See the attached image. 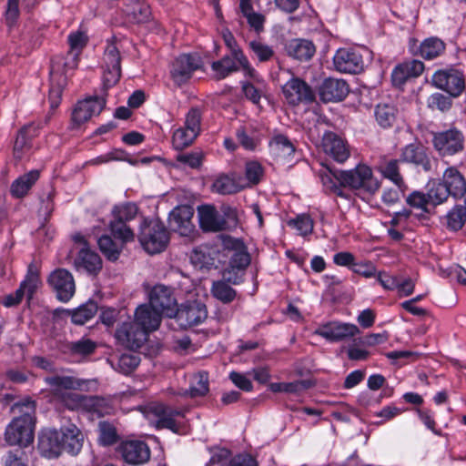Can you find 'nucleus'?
I'll use <instances>...</instances> for the list:
<instances>
[{
    "label": "nucleus",
    "instance_id": "f257e3e1",
    "mask_svg": "<svg viewBox=\"0 0 466 466\" xmlns=\"http://www.w3.org/2000/svg\"><path fill=\"white\" fill-rule=\"evenodd\" d=\"M13 410L21 413L6 427L5 437L9 445L26 447L34 441L35 402L29 400L16 403Z\"/></svg>",
    "mask_w": 466,
    "mask_h": 466
},
{
    "label": "nucleus",
    "instance_id": "f03ea898",
    "mask_svg": "<svg viewBox=\"0 0 466 466\" xmlns=\"http://www.w3.org/2000/svg\"><path fill=\"white\" fill-rule=\"evenodd\" d=\"M223 248L229 258L228 267L223 270L222 277L231 284H240L244 279L247 268L251 263V255L244 241L230 236L222 240Z\"/></svg>",
    "mask_w": 466,
    "mask_h": 466
},
{
    "label": "nucleus",
    "instance_id": "7ed1b4c3",
    "mask_svg": "<svg viewBox=\"0 0 466 466\" xmlns=\"http://www.w3.org/2000/svg\"><path fill=\"white\" fill-rule=\"evenodd\" d=\"M338 182L355 190L363 200H370L380 187V180L374 176L372 169L365 165H357L354 168L341 170L335 175Z\"/></svg>",
    "mask_w": 466,
    "mask_h": 466
},
{
    "label": "nucleus",
    "instance_id": "20e7f679",
    "mask_svg": "<svg viewBox=\"0 0 466 466\" xmlns=\"http://www.w3.org/2000/svg\"><path fill=\"white\" fill-rule=\"evenodd\" d=\"M138 240L149 254L162 252L169 242V233L158 218H144L140 224Z\"/></svg>",
    "mask_w": 466,
    "mask_h": 466
},
{
    "label": "nucleus",
    "instance_id": "39448f33",
    "mask_svg": "<svg viewBox=\"0 0 466 466\" xmlns=\"http://www.w3.org/2000/svg\"><path fill=\"white\" fill-rule=\"evenodd\" d=\"M86 31H72L67 36L69 51L66 57L56 56L52 60V74L60 73L61 67L75 69L77 67L79 56L88 43Z\"/></svg>",
    "mask_w": 466,
    "mask_h": 466
},
{
    "label": "nucleus",
    "instance_id": "423d86ee",
    "mask_svg": "<svg viewBox=\"0 0 466 466\" xmlns=\"http://www.w3.org/2000/svg\"><path fill=\"white\" fill-rule=\"evenodd\" d=\"M432 145L441 157H451L464 150L465 137L455 127L433 133Z\"/></svg>",
    "mask_w": 466,
    "mask_h": 466
},
{
    "label": "nucleus",
    "instance_id": "0eeeda50",
    "mask_svg": "<svg viewBox=\"0 0 466 466\" xmlns=\"http://www.w3.org/2000/svg\"><path fill=\"white\" fill-rule=\"evenodd\" d=\"M285 101L291 106L310 104L315 100L312 87L302 78L292 76L281 87Z\"/></svg>",
    "mask_w": 466,
    "mask_h": 466
},
{
    "label": "nucleus",
    "instance_id": "6e6552de",
    "mask_svg": "<svg viewBox=\"0 0 466 466\" xmlns=\"http://www.w3.org/2000/svg\"><path fill=\"white\" fill-rule=\"evenodd\" d=\"M203 66V60L197 53L181 54L171 65L170 76L175 84L187 83L197 70Z\"/></svg>",
    "mask_w": 466,
    "mask_h": 466
},
{
    "label": "nucleus",
    "instance_id": "1a4fd4ad",
    "mask_svg": "<svg viewBox=\"0 0 466 466\" xmlns=\"http://www.w3.org/2000/svg\"><path fill=\"white\" fill-rule=\"evenodd\" d=\"M41 284L39 269L35 263H30L27 268L26 275L20 283L19 288L11 294L6 295L3 299V305L10 308L18 305L25 295L27 299H32L34 293Z\"/></svg>",
    "mask_w": 466,
    "mask_h": 466
},
{
    "label": "nucleus",
    "instance_id": "9d476101",
    "mask_svg": "<svg viewBox=\"0 0 466 466\" xmlns=\"http://www.w3.org/2000/svg\"><path fill=\"white\" fill-rule=\"evenodd\" d=\"M70 410H86L88 412L102 415L104 399L96 396H86L72 390L63 393L54 399Z\"/></svg>",
    "mask_w": 466,
    "mask_h": 466
},
{
    "label": "nucleus",
    "instance_id": "9b49d317",
    "mask_svg": "<svg viewBox=\"0 0 466 466\" xmlns=\"http://www.w3.org/2000/svg\"><path fill=\"white\" fill-rule=\"evenodd\" d=\"M431 83L452 97L460 96L465 89L463 73L454 68L437 70L431 76Z\"/></svg>",
    "mask_w": 466,
    "mask_h": 466
},
{
    "label": "nucleus",
    "instance_id": "f8f14e48",
    "mask_svg": "<svg viewBox=\"0 0 466 466\" xmlns=\"http://www.w3.org/2000/svg\"><path fill=\"white\" fill-rule=\"evenodd\" d=\"M49 120V116H46L45 120L38 122H32L25 125L16 136L14 145V157L18 160H22L25 157L29 156L33 147V139L38 136L40 129L46 125Z\"/></svg>",
    "mask_w": 466,
    "mask_h": 466
},
{
    "label": "nucleus",
    "instance_id": "ddd939ff",
    "mask_svg": "<svg viewBox=\"0 0 466 466\" xmlns=\"http://www.w3.org/2000/svg\"><path fill=\"white\" fill-rule=\"evenodd\" d=\"M116 452L121 459L129 465H142L147 463L151 455L148 445L142 441L129 440L119 443Z\"/></svg>",
    "mask_w": 466,
    "mask_h": 466
},
{
    "label": "nucleus",
    "instance_id": "4468645a",
    "mask_svg": "<svg viewBox=\"0 0 466 466\" xmlns=\"http://www.w3.org/2000/svg\"><path fill=\"white\" fill-rule=\"evenodd\" d=\"M47 283L56 293L58 300L68 302L76 291V284L73 275L65 268L53 270L47 279Z\"/></svg>",
    "mask_w": 466,
    "mask_h": 466
},
{
    "label": "nucleus",
    "instance_id": "2eb2a0df",
    "mask_svg": "<svg viewBox=\"0 0 466 466\" xmlns=\"http://www.w3.org/2000/svg\"><path fill=\"white\" fill-rule=\"evenodd\" d=\"M148 332L136 322H124L116 330L117 342L128 349L137 350L147 340Z\"/></svg>",
    "mask_w": 466,
    "mask_h": 466
},
{
    "label": "nucleus",
    "instance_id": "dca6fc26",
    "mask_svg": "<svg viewBox=\"0 0 466 466\" xmlns=\"http://www.w3.org/2000/svg\"><path fill=\"white\" fill-rule=\"evenodd\" d=\"M121 57L115 43H108L104 53L105 69L103 83L108 88L115 86L121 76Z\"/></svg>",
    "mask_w": 466,
    "mask_h": 466
},
{
    "label": "nucleus",
    "instance_id": "f3484780",
    "mask_svg": "<svg viewBox=\"0 0 466 466\" xmlns=\"http://www.w3.org/2000/svg\"><path fill=\"white\" fill-rule=\"evenodd\" d=\"M148 411L157 418L156 427L157 429H168L173 432H180L181 422L177 417H183V411L172 409L162 403H153L148 407Z\"/></svg>",
    "mask_w": 466,
    "mask_h": 466
},
{
    "label": "nucleus",
    "instance_id": "a211bd4d",
    "mask_svg": "<svg viewBox=\"0 0 466 466\" xmlns=\"http://www.w3.org/2000/svg\"><path fill=\"white\" fill-rule=\"evenodd\" d=\"M194 209L189 205L176 207L169 214L168 223L170 228L180 236L187 237L194 231L192 218Z\"/></svg>",
    "mask_w": 466,
    "mask_h": 466
},
{
    "label": "nucleus",
    "instance_id": "6ab92c4d",
    "mask_svg": "<svg viewBox=\"0 0 466 466\" xmlns=\"http://www.w3.org/2000/svg\"><path fill=\"white\" fill-rule=\"evenodd\" d=\"M149 305L161 315L171 317L177 308V302L170 288L156 285L149 293Z\"/></svg>",
    "mask_w": 466,
    "mask_h": 466
},
{
    "label": "nucleus",
    "instance_id": "aec40b11",
    "mask_svg": "<svg viewBox=\"0 0 466 466\" xmlns=\"http://www.w3.org/2000/svg\"><path fill=\"white\" fill-rule=\"evenodd\" d=\"M175 313L177 321L183 328L198 325L208 317L206 306L197 301L181 305L179 309H176Z\"/></svg>",
    "mask_w": 466,
    "mask_h": 466
},
{
    "label": "nucleus",
    "instance_id": "412c9836",
    "mask_svg": "<svg viewBox=\"0 0 466 466\" xmlns=\"http://www.w3.org/2000/svg\"><path fill=\"white\" fill-rule=\"evenodd\" d=\"M400 161L420 167L424 171L431 170V159L427 148L420 143H410L401 149Z\"/></svg>",
    "mask_w": 466,
    "mask_h": 466
},
{
    "label": "nucleus",
    "instance_id": "4be33fe9",
    "mask_svg": "<svg viewBox=\"0 0 466 466\" xmlns=\"http://www.w3.org/2000/svg\"><path fill=\"white\" fill-rule=\"evenodd\" d=\"M199 226L205 232H219L228 228V223L214 206L198 207Z\"/></svg>",
    "mask_w": 466,
    "mask_h": 466
},
{
    "label": "nucleus",
    "instance_id": "5701e85b",
    "mask_svg": "<svg viewBox=\"0 0 466 466\" xmlns=\"http://www.w3.org/2000/svg\"><path fill=\"white\" fill-rule=\"evenodd\" d=\"M349 91V85L345 80L329 77L319 86V95L323 102H338L343 100Z\"/></svg>",
    "mask_w": 466,
    "mask_h": 466
},
{
    "label": "nucleus",
    "instance_id": "b1692460",
    "mask_svg": "<svg viewBox=\"0 0 466 466\" xmlns=\"http://www.w3.org/2000/svg\"><path fill=\"white\" fill-rule=\"evenodd\" d=\"M359 331L354 324L334 321L319 327L315 333L329 341H339L354 337Z\"/></svg>",
    "mask_w": 466,
    "mask_h": 466
},
{
    "label": "nucleus",
    "instance_id": "393cba45",
    "mask_svg": "<svg viewBox=\"0 0 466 466\" xmlns=\"http://www.w3.org/2000/svg\"><path fill=\"white\" fill-rule=\"evenodd\" d=\"M324 152L335 161L344 163L350 156L348 144L337 134L326 132L322 137Z\"/></svg>",
    "mask_w": 466,
    "mask_h": 466
},
{
    "label": "nucleus",
    "instance_id": "a878e982",
    "mask_svg": "<svg viewBox=\"0 0 466 466\" xmlns=\"http://www.w3.org/2000/svg\"><path fill=\"white\" fill-rule=\"evenodd\" d=\"M38 451L46 458H57L63 451L59 431L50 429L41 431L38 437Z\"/></svg>",
    "mask_w": 466,
    "mask_h": 466
},
{
    "label": "nucleus",
    "instance_id": "bb28decb",
    "mask_svg": "<svg viewBox=\"0 0 466 466\" xmlns=\"http://www.w3.org/2000/svg\"><path fill=\"white\" fill-rule=\"evenodd\" d=\"M105 106V101L99 97H89L80 101L72 113L74 123L80 125L95 115L100 114Z\"/></svg>",
    "mask_w": 466,
    "mask_h": 466
},
{
    "label": "nucleus",
    "instance_id": "cd10ccee",
    "mask_svg": "<svg viewBox=\"0 0 466 466\" xmlns=\"http://www.w3.org/2000/svg\"><path fill=\"white\" fill-rule=\"evenodd\" d=\"M424 70V64L419 60L404 62L394 67L391 81L395 86H401L410 78L419 76Z\"/></svg>",
    "mask_w": 466,
    "mask_h": 466
},
{
    "label": "nucleus",
    "instance_id": "c85d7f7f",
    "mask_svg": "<svg viewBox=\"0 0 466 466\" xmlns=\"http://www.w3.org/2000/svg\"><path fill=\"white\" fill-rule=\"evenodd\" d=\"M96 349V343L90 339L81 338L76 341L65 342L60 350L76 361L91 355Z\"/></svg>",
    "mask_w": 466,
    "mask_h": 466
},
{
    "label": "nucleus",
    "instance_id": "c756f323",
    "mask_svg": "<svg viewBox=\"0 0 466 466\" xmlns=\"http://www.w3.org/2000/svg\"><path fill=\"white\" fill-rule=\"evenodd\" d=\"M161 319L162 315L151 305L142 304L135 311L134 322L149 333L158 329Z\"/></svg>",
    "mask_w": 466,
    "mask_h": 466
},
{
    "label": "nucleus",
    "instance_id": "7c9ffc66",
    "mask_svg": "<svg viewBox=\"0 0 466 466\" xmlns=\"http://www.w3.org/2000/svg\"><path fill=\"white\" fill-rule=\"evenodd\" d=\"M60 440L63 444V451L76 455L80 452L83 443L84 435L82 431L74 424L61 428L59 431Z\"/></svg>",
    "mask_w": 466,
    "mask_h": 466
},
{
    "label": "nucleus",
    "instance_id": "2f4dec72",
    "mask_svg": "<svg viewBox=\"0 0 466 466\" xmlns=\"http://www.w3.org/2000/svg\"><path fill=\"white\" fill-rule=\"evenodd\" d=\"M287 55L299 61H309L316 53V46L312 41L295 38L285 44Z\"/></svg>",
    "mask_w": 466,
    "mask_h": 466
},
{
    "label": "nucleus",
    "instance_id": "473e14b6",
    "mask_svg": "<svg viewBox=\"0 0 466 466\" xmlns=\"http://www.w3.org/2000/svg\"><path fill=\"white\" fill-rule=\"evenodd\" d=\"M45 381L50 387L53 399L72 390L80 389L83 384L80 380L73 376H48L45 378Z\"/></svg>",
    "mask_w": 466,
    "mask_h": 466
},
{
    "label": "nucleus",
    "instance_id": "72a5a7b5",
    "mask_svg": "<svg viewBox=\"0 0 466 466\" xmlns=\"http://www.w3.org/2000/svg\"><path fill=\"white\" fill-rule=\"evenodd\" d=\"M441 181L453 198H461L466 193V179L455 167H449L442 175Z\"/></svg>",
    "mask_w": 466,
    "mask_h": 466
},
{
    "label": "nucleus",
    "instance_id": "f704fd0d",
    "mask_svg": "<svg viewBox=\"0 0 466 466\" xmlns=\"http://www.w3.org/2000/svg\"><path fill=\"white\" fill-rule=\"evenodd\" d=\"M212 461L219 466H258L257 461L248 454H238L232 457L228 450H220L212 456Z\"/></svg>",
    "mask_w": 466,
    "mask_h": 466
},
{
    "label": "nucleus",
    "instance_id": "c9c22d12",
    "mask_svg": "<svg viewBox=\"0 0 466 466\" xmlns=\"http://www.w3.org/2000/svg\"><path fill=\"white\" fill-rule=\"evenodd\" d=\"M77 270H85L90 275H96L102 268V260L99 255L87 248H82L76 259Z\"/></svg>",
    "mask_w": 466,
    "mask_h": 466
},
{
    "label": "nucleus",
    "instance_id": "e433bc0d",
    "mask_svg": "<svg viewBox=\"0 0 466 466\" xmlns=\"http://www.w3.org/2000/svg\"><path fill=\"white\" fill-rule=\"evenodd\" d=\"M238 52L234 51L233 55H226L221 59L211 64L213 77L216 80H222L239 70V65L235 56Z\"/></svg>",
    "mask_w": 466,
    "mask_h": 466
},
{
    "label": "nucleus",
    "instance_id": "4c0bfd02",
    "mask_svg": "<svg viewBox=\"0 0 466 466\" xmlns=\"http://www.w3.org/2000/svg\"><path fill=\"white\" fill-rule=\"evenodd\" d=\"M39 178L38 170H31L28 173L16 178L11 185L10 192L13 197L22 198L27 195L33 185Z\"/></svg>",
    "mask_w": 466,
    "mask_h": 466
},
{
    "label": "nucleus",
    "instance_id": "58836bf2",
    "mask_svg": "<svg viewBox=\"0 0 466 466\" xmlns=\"http://www.w3.org/2000/svg\"><path fill=\"white\" fill-rule=\"evenodd\" d=\"M270 152L279 158H286L293 155L295 147L288 137L278 134L273 136L269 141Z\"/></svg>",
    "mask_w": 466,
    "mask_h": 466
},
{
    "label": "nucleus",
    "instance_id": "ea45409f",
    "mask_svg": "<svg viewBox=\"0 0 466 466\" xmlns=\"http://www.w3.org/2000/svg\"><path fill=\"white\" fill-rule=\"evenodd\" d=\"M127 16L134 24L142 25L149 21L151 10L147 3L134 0L127 8Z\"/></svg>",
    "mask_w": 466,
    "mask_h": 466
},
{
    "label": "nucleus",
    "instance_id": "a19ab883",
    "mask_svg": "<svg viewBox=\"0 0 466 466\" xmlns=\"http://www.w3.org/2000/svg\"><path fill=\"white\" fill-rule=\"evenodd\" d=\"M110 362L114 370L122 374L128 375L139 365L140 357L137 353H124Z\"/></svg>",
    "mask_w": 466,
    "mask_h": 466
},
{
    "label": "nucleus",
    "instance_id": "79ce46f5",
    "mask_svg": "<svg viewBox=\"0 0 466 466\" xmlns=\"http://www.w3.org/2000/svg\"><path fill=\"white\" fill-rule=\"evenodd\" d=\"M427 196L430 204L436 206L446 201L451 194L441 180H432L428 183Z\"/></svg>",
    "mask_w": 466,
    "mask_h": 466
},
{
    "label": "nucleus",
    "instance_id": "37998d69",
    "mask_svg": "<svg viewBox=\"0 0 466 466\" xmlns=\"http://www.w3.org/2000/svg\"><path fill=\"white\" fill-rule=\"evenodd\" d=\"M466 222V209L463 206H455L444 217L443 225L451 231H458Z\"/></svg>",
    "mask_w": 466,
    "mask_h": 466
},
{
    "label": "nucleus",
    "instance_id": "c03bdc74",
    "mask_svg": "<svg viewBox=\"0 0 466 466\" xmlns=\"http://www.w3.org/2000/svg\"><path fill=\"white\" fill-rule=\"evenodd\" d=\"M398 110L393 105L379 104L375 109V118L383 127H390L396 120Z\"/></svg>",
    "mask_w": 466,
    "mask_h": 466
},
{
    "label": "nucleus",
    "instance_id": "a18cd8bd",
    "mask_svg": "<svg viewBox=\"0 0 466 466\" xmlns=\"http://www.w3.org/2000/svg\"><path fill=\"white\" fill-rule=\"evenodd\" d=\"M445 49V44L438 37L425 39L420 46V54L425 59H433L439 56Z\"/></svg>",
    "mask_w": 466,
    "mask_h": 466
},
{
    "label": "nucleus",
    "instance_id": "49530a36",
    "mask_svg": "<svg viewBox=\"0 0 466 466\" xmlns=\"http://www.w3.org/2000/svg\"><path fill=\"white\" fill-rule=\"evenodd\" d=\"M228 283L223 279V280L214 281L211 287L213 297L225 304L232 302L237 296L236 290Z\"/></svg>",
    "mask_w": 466,
    "mask_h": 466
},
{
    "label": "nucleus",
    "instance_id": "de8ad7c7",
    "mask_svg": "<svg viewBox=\"0 0 466 466\" xmlns=\"http://www.w3.org/2000/svg\"><path fill=\"white\" fill-rule=\"evenodd\" d=\"M239 8L250 27L253 29H262L265 16L254 11L250 0H240Z\"/></svg>",
    "mask_w": 466,
    "mask_h": 466
},
{
    "label": "nucleus",
    "instance_id": "09e8293b",
    "mask_svg": "<svg viewBox=\"0 0 466 466\" xmlns=\"http://www.w3.org/2000/svg\"><path fill=\"white\" fill-rule=\"evenodd\" d=\"M311 387V382L306 380H298L292 382H275L269 385L272 392L300 393Z\"/></svg>",
    "mask_w": 466,
    "mask_h": 466
},
{
    "label": "nucleus",
    "instance_id": "8fccbe9b",
    "mask_svg": "<svg viewBox=\"0 0 466 466\" xmlns=\"http://www.w3.org/2000/svg\"><path fill=\"white\" fill-rule=\"evenodd\" d=\"M197 137L196 133L183 126L174 131L172 144L176 150L181 151L189 147Z\"/></svg>",
    "mask_w": 466,
    "mask_h": 466
},
{
    "label": "nucleus",
    "instance_id": "3c124183",
    "mask_svg": "<svg viewBox=\"0 0 466 466\" xmlns=\"http://www.w3.org/2000/svg\"><path fill=\"white\" fill-rule=\"evenodd\" d=\"M241 189L242 187L228 175H220L212 184V190L222 195L234 194Z\"/></svg>",
    "mask_w": 466,
    "mask_h": 466
},
{
    "label": "nucleus",
    "instance_id": "603ef678",
    "mask_svg": "<svg viewBox=\"0 0 466 466\" xmlns=\"http://www.w3.org/2000/svg\"><path fill=\"white\" fill-rule=\"evenodd\" d=\"M97 311V305L94 301H88L86 304L76 309L71 315L72 322L77 325H83L90 320Z\"/></svg>",
    "mask_w": 466,
    "mask_h": 466
},
{
    "label": "nucleus",
    "instance_id": "864d4df0",
    "mask_svg": "<svg viewBox=\"0 0 466 466\" xmlns=\"http://www.w3.org/2000/svg\"><path fill=\"white\" fill-rule=\"evenodd\" d=\"M109 228L112 235L121 240L122 243L133 241L135 238V233L127 225V222L112 219Z\"/></svg>",
    "mask_w": 466,
    "mask_h": 466
},
{
    "label": "nucleus",
    "instance_id": "5fc2aeb1",
    "mask_svg": "<svg viewBox=\"0 0 466 466\" xmlns=\"http://www.w3.org/2000/svg\"><path fill=\"white\" fill-rule=\"evenodd\" d=\"M204 159V153L200 149L190 152H180L176 156V161L183 167L199 168Z\"/></svg>",
    "mask_w": 466,
    "mask_h": 466
},
{
    "label": "nucleus",
    "instance_id": "6e6d98bb",
    "mask_svg": "<svg viewBox=\"0 0 466 466\" xmlns=\"http://www.w3.org/2000/svg\"><path fill=\"white\" fill-rule=\"evenodd\" d=\"M118 441V434L116 427L107 422L98 423V441L102 446H111Z\"/></svg>",
    "mask_w": 466,
    "mask_h": 466
},
{
    "label": "nucleus",
    "instance_id": "4d7b16f0",
    "mask_svg": "<svg viewBox=\"0 0 466 466\" xmlns=\"http://www.w3.org/2000/svg\"><path fill=\"white\" fill-rule=\"evenodd\" d=\"M101 252L111 261L118 258L122 247L116 243L111 237L103 235L98 238Z\"/></svg>",
    "mask_w": 466,
    "mask_h": 466
},
{
    "label": "nucleus",
    "instance_id": "13d9d810",
    "mask_svg": "<svg viewBox=\"0 0 466 466\" xmlns=\"http://www.w3.org/2000/svg\"><path fill=\"white\" fill-rule=\"evenodd\" d=\"M137 211L138 208L137 205L130 202L115 206L112 210L113 219L129 222L136 218Z\"/></svg>",
    "mask_w": 466,
    "mask_h": 466
},
{
    "label": "nucleus",
    "instance_id": "bf43d9fd",
    "mask_svg": "<svg viewBox=\"0 0 466 466\" xmlns=\"http://www.w3.org/2000/svg\"><path fill=\"white\" fill-rule=\"evenodd\" d=\"M235 56L238 59L239 69L242 68L244 75L250 78L249 82L261 86L263 82H265L264 78L254 67L251 66L243 52H238Z\"/></svg>",
    "mask_w": 466,
    "mask_h": 466
},
{
    "label": "nucleus",
    "instance_id": "052dcab7",
    "mask_svg": "<svg viewBox=\"0 0 466 466\" xmlns=\"http://www.w3.org/2000/svg\"><path fill=\"white\" fill-rule=\"evenodd\" d=\"M241 87L246 98L254 105L259 106L262 94L266 89V82H263V84L259 86L256 85V83L242 81Z\"/></svg>",
    "mask_w": 466,
    "mask_h": 466
},
{
    "label": "nucleus",
    "instance_id": "680f3d73",
    "mask_svg": "<svg viewBox=\"0 0 466 466\" xmlns=\"http://www.w3.org/2000/svg\"><path fill=\"white\" fill-rule=\"evenodd\" d=\"M28 455L21 447L9 450L4 458L5 466H28Z\"/></svg>",
    "mask_w": 466,
    "mask_h": 466
},
{
    "label": "nucleus",
    "instance_id": "e2e57ef3",
    "mask_svg": "<svg viewBox=\"0 0 466 466\" xmlns=\"http://www.w3.org/2000/svg\"><path fill=\"white\" fill-rule=\"evenodd\" d=\"M384 177L393 182L397 187H405L402 176L400 173L399 160L393 159L386 163L381 168Z\"/></svg>",
    "mask_w": 466,
    "mask_h": 466
},
{
    "label": "nucleus",
    "instance_id": "0e129e2a",
    "mask_svg": "<svg viewBox=\"0 0 466 466\" xmlns=\"http://www.w3.org/2000/svg\"><path fill=\"white\" fill-rule=\"evenodd\" d=\"M203 110L198 106L191 107L186 114L184 127L192 130L198 136L201 131Z\"/></svg>",
    "mask_w": 466,
    "mask_h": 466
},
{
    "label": "nucleus",
    "instance_id": "69168bd1",
    "mask_svg": "<svg viewBox=\"0 0 466 466\" xmlns=\"http://www.w3.org/2000/svg\"><path fill=\"white\" fill-rule=\"evenodd\" d=\"M236 137L239 145L246 150L253 151L258 145V139L250 136V128L248 127H239L236 130Z\"/></svg>",
    "mask_w": 466,
    "mask_h": 466
},
{
    "label": "nucleus",
    "instance_id": "338daca9",
    "mask_svg": "<svg viewBox=\"0 0 466 466\" xmlns=\"http://www.w3.org/2000/svg\"><path fill=\"white\" fill-rule=\"evenodd\" d=\"M349 57L346 59L347 74H359L364 68V60L362 55L355 48L350 47Z\"/></svg>",
    "mask_w": 466,
    "mask_h": 466
},
{
    "label": "nucleus",
    "instance_id": "774afa93",
    "mask_svg": "<svg viewBox=\"0 0 466 466\" xmlns=\"http://www.w3.org/2000/svg\"><path fill=\"white\" fill-rule=\"evenodd\" d=\"M189 390L192 397L205 395L208 391V378L207 373L199 372L195 375Z\"/></svg>",
    "mask_w": 466,
    "mask_h": 466
}]
</instances>
